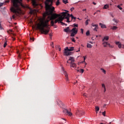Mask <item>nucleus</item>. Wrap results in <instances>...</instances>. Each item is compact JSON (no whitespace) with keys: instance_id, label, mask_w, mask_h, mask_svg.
Instances as JSON below:
<instances>
[{"instance_id":"nucleus-25","label":"nucleus","mask_w":124,"mask_h":124,"mask_svg":"<svg viewBox=\"0 0 124 124\" xmlns=\"http://www.w3.org/2000/svg\"><path fill=\"white\" fill-rule=\"evenodd\" d=\"M112 21H113V22H115V23H116V24H118V23H119V21L116 19V18H113L112 19Z\"/></svg>"},{"instance_id":"nucleus-19","label":"nucleus","mask_w":124,"mask_h":124,"mask_svg":"<svg viewBox=\"0 0 124 124\" xmlns=\"http://www.w3.org/2000/svg\"><path fill=\"white\" fill-rule=\"evenodd\" d=\"M64 31H65V32H68L69 31H70L69 30V27H67L66 29H64Z\"/></svg>"},{"instance_id":"nucleus-18","label":"nucleus","mask_w":124,"mask_h":124,"mask_svg":"<svg viewBox=\"0 0 124 124\" xmlns=\"http://www.w3.org/2000/svg\"><path fill=\"white\" fill-rule=\"evenodd\" d=\"M109 8V5L105 4L104 5L103 9H108Z\"/></svg>"},{"instance_id":"nucleus-22","label":"nucleus","mask_w":124,"mask_h":124,"mask_svg":"<svg viewBox=\"0 0 124 124\" xmlns=\"http://www.w3.org/2000/svg\"><path fill=\"white\" fill-rule=\"evenodd\" d=\"M102 88H104V92L105 93L106 92V88H105V85L104 84H102Z\"/></svg>"},{"instance_id":"nucleus-20","label":"nucleus","mask_w":124,"mask_h":124,"mask_svg":"<svg viewBox=\"0 0 124 124\" xmlns=\"http://www.w3.org/2000/svg\"><path fill=\"white\" fill-rule=\"evenodd\" d=\"M95 110L96 113H98V111H99V107H97V106L95 107Z\"/></svg>"},{"instance_id":"nucleus-4","label":"nucleus","mask_w":124,"mask_h":124,"mask_svg":"<svg viewBox=\"0 0 124 124\" xmlns=\"http://www.w3.org/2000/svg\"><path fill=\"white\" fill-rule=\"evenodd\" d=\"M70 32H72L71 33V36L73 37V36H75V35L77 34V33L78 32V30L76 28H74L70 31Z\"/></svg>"},{"instance_id":"nucleus-14","label":"nucleus","mask_w":124,"mask_h":124,"mask_svg":"<svg viewBox=\"0 0 124 124\" xmlns=\"http://www.w3.org/2000/svg\"><path fill=\"white\" fill-rule=\"evenodd\" d=\"M109 40V36H105L104 37V38L102 40L103 42H104V41H108Z\"/></svg>"},{"instance_id":"nucleus-2","label":"nucleus","mask_w":124,"mask_h":124,"mask_svg":"<svg viewBox=\"0 0 124 124\" xmlns=\"http://www.w3.org/2000/svg\"><path fill=\"white\" fill-rule=\"evenodd\" d=\"M12 2L13 6L11 7L10 10L12 12L16 14H19L21 12L20 6L25 7L22 3V0H12Z\"/></svg>"},{"instance_id":"nucleus-56","label":"nucleus","mask_w":124,"mask_h":124,"mask_svg":"<svg viewBox=\"0 0 124 124\" xmlns=\"http://www.w3.org/2000/svg\"><path fill=\"white\" fill-rule=\"evenodd\" d=\"M98 36H99V37H101V35H99Z\"/></svg>"},{"instance_id":"nucleus-15","label":"nucleus","mask_w":124,"mask_h":124,"mask_svg":"<svg viewBox=\"0 0 124 124\" xmlns=\"http://www.w3.org/2000/svg\"><path fill=\"white\" fill-rule=\"evenodd\" d=\"M32 5L35 7L36 6H37L38 4L37 3H36V1L35 0H32Z\"/></svg>"},{"instance_id":"nucleus-13","label":"nucleus","mask_w":124,"mask_h":124,"mask_svg":"<svg viewBox=\"0 0 124 124\" xmlns=\"http://www.w3.org/2000/svg\"><path fill=\"white\" fill-rule=\"evenodd\" d=\"M99 26H100L101 28L102 29H107V27H106V25L105 24H103L101 23H100L99 24Z\"/></svg>"},{"instance_id":"nucleus-41","label":"nucleus","mask_w":124,"mask_h":124,"mask_svg":"<svg viewBox=\"0 0 124 124\" xmlns=\"http://www.w3.org/2000/svg\"><path fill=\"white\" fill-rule=\"evenodd\" d=\"M72 41L73 42H76V41H75V39H74V38H72Z\"/></svg>"},{"instance_id":"nucleus-62","label":"nucleus","mask_w":124,"mask_h":124,"mask_svg":"<svg viewBox=\"0 0 124 124\" xmlns=\"http://www.w3.org/2000/svg\"><path fill=\"white\" fill-rule=\"evenodd\" d=\"M96 37H98V35H96Z\"/></svg>"},{"instance_id":"nucleus-54","label":"nucleus","mask_w":124,"mask_h":124,"mask_svg":"<svg viewBox=\"0 0 124 124\" xmlns=\"http://www.w3.org/2000/svg\"><path fill=\"white\" fill-rule=\"evenodd\" d=\"M64 123H66V120H64Z\"/></svg>"},{"instance_id":"nucleus-28","label":"nucleus","mask_w":124,"mask_h":124,"mask_svg":"<svg viewBox=\"0 0 124 124\" xmlns=\"http://www.w3.org/2000/svg\"><path fill=\"white\" fill-rule=\"evenodd\" d=\"M101 70H102V72H103V73H104V74H106V71H105L104 69L101 68Z\"/></svg>"},{"instance_id":"nucleus-33","label":"nucleus","mask_w":124,"mask_h":124,"mask_svg":"<svg viewBox=\"0 0 124 124\" xmlns=\"http://www.w3.org/2000/svg\"><path fill=\"white\" fill-rule=\"evenodd\" d=\"M56 5H59L60 4V0H57L56 3Z\"/></svg>"},{"instance_id":"nucleus-29","label":"nucleus","mask_w":124,"mask_h":124,"mask_svg":"<svg viewBox=\"0 0 124 124\" xmlns=\"http://www.w3.org/2000/svg\"><path fill=\"white\" fill-rule=\"evenodd\" d=\"M86 35L87 36H89V35H90V31H87L86 32Z\"/></svg>"},{"instance_id":"nucleus-3","label":"nucleus","mask_w":124,"mask_h":124,"mask_svg":"<svg viewBox=\"0 0 124 124\" xmlns=\"http://www.w3.org/2000/svg\"><path fill=\"white\" fill-rule=\"evenodd\" d=\"M74 49V47H71L70 48H68V47H66V48L64 49V54L65 56H70L71 55V53L69 52H71V51H73Z\"/></svg>"},{"instance_id":"nucleus-59","label":"nucleus","mask_w":124,"mask_h":124,"mask_svg":"<svg viewBox=\"0 0 124 124\" xmlns=\"http://www.w3.org/2000/svg\"><path fill=\"white\" fill-rule=\"evenodd\" d=\"M0 28H1V25L0 24Z\"/></svg>"},{"instance_id":"nucleus-52","label":"nucleus","mask_w":124,"mask_h":124,"mask_svg":"<svg viewBox=\"0 0 124 124\" xmlns=\"http://www.w3.org/2000/svg\"><path fill=\"white\" fill-rule=\"evenodd\" d=\"M86 10H87V9H83L82 11H86Z\"/></svg>"},{"instance_id":"nucleus-50","label":"nucleus","mask_w":124,"mask_h":124,"mask_svg":"<svg viewBox=\"0 0 124 124\" xmlns=\"http://www.w3.org/2000/svg\"><path fill=\"white\" fill-rule=\"evenodd\" d=\"M52 34H53V33H50V34H49V36H50V37H51V36H52Z\"/></svg>"},{"instance_id":"nucleus-44","label":"nucleus","mask_w":124,"mask_h":124,"mask_svg":"<svg viewBox=\"0 0 124 124\" xmlns=\"http://www.w3.org/2000/svg\"><path fill=\"white\" fill-rule=\"evenodd\" d=\"M4 4V3H0V7H1V6H2V5H3Z\"/></svg>"},{"instance_id":"nucleus-48","label":"nucleus","mask_w":124,"mask_h":124,"mask_svg":"<svg viewBox=\"0 0 124 124\" xmlns=\"http://www.w3.org/2000/svg\"><path fill=\"white\" fill-rule=\"evenodd\" d=\"M30 40L32 41H34V39L33 38H30Z\"/></svg>"},{"instance_id":"nucleus-21","label":"nucleus","mask_w":124,"mask_h":124,"mask_svg":"<svg viewBox=\"0 0 124 124\" xmlns=\"http://www.w3.org/2000/svg\"><path fill=\"white\" fill-rule=\"evenodd\" d=\"M111 29L112 31H116V30L118 29V27L116 26H113Z\"/></svg>"},{"instance_id":"nucleus-64","label":"nucleus","mask_w":124,"mask_h":124,"mask_svg":"<svg viewBox=\"0 0 124 124\" xmlns=\"http://www.w3.org/2000/svg\"><path fill=\"white\" fill-rule=\"evenodd\" d=\"M109 124H111V122H110V123H109Z\"/></svg>"},{"instance_id":"nucleus-57","label":"nucleus","mask_w":124,"mask_h":124,"mask_svg":"<svg viewBox=\"0 0 124 124\" xmlns=\"http://www.w3.org/2000/svg\"><path fill=\"white\" fill-rule=\"evenodd\" d=\"M90 43H91V44H93V42H90Z\"/></svg>"},{"instance_id":"nucleus-63","label":"nucleus","mask_w":124,"mask_h":124,"mask_svg":"<svg viewBox=\"0 0 124 124\" xmlns=\"http://www.w3.org/2000/svg\"><path fill=\"white\" fill-rule=\"evenodd\" d=\"M64 25H65V26H67V24H65Z\"/></svg>"},{"instance_id":"nucleus-26","label":"nucleus","mask_w":124,"mask_h":124,"mask_svg":"<svg viewBox=\"0 0 124 124\" xmlns=\"http://www.w3.org/2000/svg\"><path fill=\"white\" fill-rule=\"evenodd\" d=\"M70 17H71L72 20H73V19H74V20H76V17H75L74 16H73L72 15V14H71V15H70Z\"/></svg>"},{"instance_id":"nucleus-49","label":"nucleus","mask_w":124,"mask_h":124,"mask_svg":"<svg viewBox=\"0 0 124 124\" xmlns=\"http://www.w3.org/2000/svg\"><path fill=\"white\" fill-rule=\"evenodd\" d=\"M93 4H94V5H96V3L94 2H93Z\"/></svg>"},{"instance_id":"nucleus-10","label":"nucleus","mask_w":124,"mask_h":124,"mask_svg":"<svg viewBox=\"0 0 124 124\" xmlns=\"http://www.w3.org/2000/svg\"><path fill=\"white\" fill-rule=\"evenodd\" d=\"M68 60L70 61V63H73L75 62V59L73 57H70Z\"/></svg>"},{"instance_id":"nucleus-5","label":"nucleus","mask_w":124,"mask_h":124,"mask_svg":"<svg viewBox=\"0 0 124 124\" xmlns=\"http://www.w3.org/2000/svg\"><path fill=\"white\" fill-rule=\"evenodd\" d=\"M102 45L103 47H105V48H106V47H108V46L109 48H114V46H113L112 45H110V44L108 43V42H103Z\"/></svg>"},{"instance_id":"nucleus-36","label":"nucleus","mask_w":124,"mask_h":124,"mask_svg":"<svg viewBox=\"0 0 124 124\" xmlns=\"http://www.w3.org/2000/svg\"><path fill=\"white\" fill-rule=\"evenodd\" d=\"M83 96L84 97H87V94L86 93H84L82 94Z\"/></svg>"},{"instance_id":"nucleus-39","label":"nucleus","mask_w":124,"mask_h":124,"mask_svg":"<svg viewBox=\"0 0 124 124\" xmlns=\"http://www.w3.org/2000/svg\"><path fill=\"white\" fill-rule=\"evenodd\" d=\"M80 72L81 73H84V69H80Z\"/></svg>"},{"instance_id":"nucleus-9","label":"nucleus","mask_w":124,"mask_h":124,"mask_svg":"<svg viewBox=\"0 0 124 124\" xmlns=\"http://www.w3.org/2000/svg\"><path fill=\"white\" fill-rule=\"evenodd\" d=\"M92 27H94V29H93V31H97V29H98V25L92 23Z\"/></svg>"},{"instance_id":"nucleus-60","label":"nucleus","mask_w":124,"mask_h":124,"mask_svg":"<svg viewBox=\"0 0 124 124\" xmlns=\"http://www.w3.org/2000/svg\"><path fill=\"white\" fill-rule=\"evenodd\" d=\"M79 51H80V49L78 50V51H77V52H79Z\"/></svg>"},{"instance_id":"nucleus-30","label":"nucleus","mask_w":124,"mask_h":124,"mask_svg":"<svg viewBox=\"0 0 124 124\" xmlns=\"http://www.w3.org/2000/svg\"><path fill=\"white\" fill-rule=\"evenodd\" d=\"M80 110H79V109H78L77 110V111H76V114H77V115H79V114H80Z\"/></svg>"},{"instance_id":"nucleus-46","label":"nucleus","mask_w":124,"mask_h":124,"mask_svg":"<svg viewBox=\"0 0 124 124\" xmlns=\"http://www.w3.org/2000/svg\"><path fill=\"white\" fill-rule=\"evenodd\" d=\"M70 10H71V11H73V10H74V7H72V8L70 9Z\"/></svg>"},{"instance_id":"nucleus-61","label":"nucleus","mask_w":124,"mask_h":124,"mask_svg":"<svg viewBox=\"0 0 124 124\" xmlns=\"http://www.w3.org/2000/svg\"><path fill=\"white\" fill-rule=\"evenodd\" d=\"M85 65H87V63L85 62Z\"/></svg>"},{"instance_id":"nucleus-24","label":"nucleus","mask_w":124,"mask_h":124,"mask_svg":"<svg viewBox=\"0 0 124 124\" xmlns=\"http://www.w3.org/2000/svg\"><path fill=\"white\" fill-rule=\"evenodd\" d=\"M89 22H90V19H88L85 21V24L86 26H88L89 25Z\"/></svg>"},{"instance_id":"nucleus-23","label":"nucleus","mask_w":124,"mask_h":124,"mask_svg":"<svg viewBox=\"0 0 124 124\" xmlns=\"http://www.w3.org/2000/svg\"><path fill=\"white\" fill-rule=\"evenodd\" d=\"M87 48H92V47H93V46H92V45H91L89 43H87Z\"/></svg>"},{"instance_id":"nucleus-16","label":"nucleus","mask_w":124,"mask_h":124,"mask_svg":"<svg viewBox=\"0 0 124 124\" xmlns=\"http://www.w3.org/2000/svg\"><path fill=\"white\" fill-rule=\"evenodd\" d=\"M57 105L61 106V105H62V101H61L60 100H58L57 101Z\"/></svg>"},{"instance_id":"nucleus-31","label":"nucleus","mask_w":124,"mask_h":124,"mask_svg":"<svg viewBox=\"0 0 124 124\" xmlns=\"http://www.w3.org/2000/svg\"><path fill=\"white\" fill-rule=\"evenodd\" d=\"M55 48H59V51H61V50H62V48H61V47H60V46H55Z\"/></svg>"},{"instance_id":"nucleus-58","label":"nucleus","mask_w":124,"mask_h":124,"mask_svg":"<svg viewBox=\"0 0 124 124\" xmlns=\"http://www.w3.org/2000/svg\"><path fill=\"white\" fill-rule=\"evenodd\" d=\"M111 17H112V18H113V17H114V16H113V15H111Z\"/></svg>"},{"instance_id":"nucleus-53","label":"nucleus","mask_w":124,"mask_h":124,"mask_svg":"<svg viewBox=\"0 0 124 124\" xmlns=\"http://www.w3.org/2000/svg\"><path fill=\"white\" fill-rule=\"evenodd\" d=\"M76 83H78V81H76V82L74 83V84L75 85V84H76Z\"/></svg>"},{"instance_id":"nucleus-34","label":"nucleus","mask_w":124,"mask_h":124,"mask_svg":"<svg viewBox=\"0 0 124 124\" xmlns=\"http://www.w3.org/2000/svg\"><path fill=\"white\" fill-rule=\"evenodd\" d=\"M59 23H61V24L62 25V26H64L65 25V23L62 22V21H60Z\"/></svg>"},{"instance_id":"nucleus-40","label":"nucleus","mask_w":124,"mask_h":124,"mask_svg":"<svg viewBox=\"0 0 124 124\" xmlns=\"http://www.w3.org/2000/svg\"><path fill=\"white\" fill-rule=\"evenodd\" d=\"M6 45H7V43L5 42L4 44V47L5 48V47H6Z\"/></svg>"},{"instance_id":"nucleus-7","label":"nucleus","mask_w":124,"mask_h":124,"mask_svg":"<svg viewBox=\"0 0 124 124\" xmlns=\"http://www.w3.org/2000/svg\"><path fill=\"white\" fill-rule=\"evenodd\" d=\"M62 71L64 75L65 76V77L66 78V81H69V80L68 79V75H67V72L65 71L63 67H62Z\"/></svg>"},{"instance_id":"nucleus-47","label":"nucleus","mask_w":124,"mask_h":124,"mask_svg":"<svg viewBox=\"0 0 124 124\" xmlns=\"http://www.w3.org/2000/svg\"><path fill=\"white\" fill-rule=\"evenodd\" d=\"M67 63H69V64H70V61H69V59H68V61H67Z\"/></svg>"},{"instance_id":"nucleus-45","label":"nucleus","mask_w":124,"mask_h":124,"mask_svg":"<svg viewBox=\"0 0 124 124\" xmlns=\"http://www.w3.org/2000/svg\"><path fill=\"white\" fill-rule=\"evenodd\" d=\"M66 22L67 23H70L71 21H69V19H68L66 20Z\"/></svg>"},{"instance_id":"nucleus-27","label":"nucleus","mask_w":124,"mask_h":124,"mask_svg":"<svg viewBox=\"0 0 124 124\" xmlns=\"http://www.w3.org/2000/svg\"><path fill=\"white\" fill-rule=\"evenodd\" d=\"M62 2L66 4V3H68V0H63Z\"/></svg>"},{"instance_id":"nucleus-12","label":"nucleus","mask_w":124,"mask_h":124,"mask_svg":"<svg viewBox=\"0 0 124 124\" xmlns=\"http://www.w3.org/2000/svg\"><path fill=\"white\" fill-rule=\"evenodd\" d=\"M26 8H28V9H30V14H33L34 13V10H32L31 9V8L29 7V6H26Z\"/></svg>"},{"instance_id":"nucleus-32","label":"nucleus","mask_w":124,"mask_h":124,"mask_svg":"<svg viewBox=\"0 0 124 124\" xmlns=\"http://www.w3.org/2000/svg\"><path fill=\"white\" fill-rule=\"evenodd\" d=\"M117 8H119L120 10H123V8L121 7V6L120 5H118L117 6Z\"/></svg>"},{"instance_id":"nucleus-35","label":"nucleus","mask_w":124,"mask_h":124,"mask_svg":"<svg viewBox=\"0 0 124 124\" xmlns=\"http://www.w3.org/2000/svg\"><path fill=\"white\" fill-rule=\"evenodd\" d=\"M83 58H84V61L81 62L82 63H83V62H85V61H86V59L87 58V57L84 56Z\"/></svg>"},{"instance_id":"nucleus-1","label":"nucleus","mask_w":124,"mask_h":124,"mask_svg":"<svg viewBox=\"0 0 124 124\" xmlns=\"http://www.w3.org/2000/svg\"><path fill=\"white\" fill-rule=\"evenodd\" d=\"M52 4H53V0H46L45 7L46 12L44 14V17L40 19V22L37 24V28L44 34H48V32L50 31L49 23H48L50 20H55L58 17L54 22V20H51L50 22L52 27H54V24H57L58 22L60 24V21L63 20L64 17L62 16H65V13H62L60 14H53L55 7L52 6Z\"/></svg>"},{"instance_id":"nucleus-11","label":"nucleus","mask_w":124,"mask_h":124,"mask_svg":"<svg viewBox=\"0 0 124 124\" xmlns=\"http://www.w3.org/2000/svg\"><path fill=\"white\" fill-rule=\"evenodd\" d=\"M70 67H72L73 68L75 69V68H76V67H77V65L76 64V63H75L74 62L71 63L70 64Z\"/></svg>"},{"instance_id":"nucleus-51","label":"nucleus","mask_w":124,"mask_h":124,"mask_svg":"<svg viewBox=\"0 0 124 124\" xmlns=\"http://www.w3.org/2000/svg\"><path fill=\"white\" fill-rule=\"evenodd\" d=\"M12 17H13V18L15 19V16L14 15H13V16H12Z\"/></svg>"},{"instance_id":"nucleus-8","label":"nucleus","mask_w":124,"mask_h":124,"mask_svg":"<svg viewBox=\"0 0 124 124\" xmlns=\"http://www.w3.org/2000/svg\"><path fill=\"white\" fill-rule=\"evenodd\" d=\"M115 44H116V45H118V47L120 49H121V48H123V49H124V45H122V44L120 42H116L115 43Z\"/></svg>"},{"instance_id":"nucleus-42","label":"nucleus","mask_w":124,"mask_h":124,"mask_svg":"<svg viewBox=\"0 0 124 124\" xmlns=\"http://www.w3.org/2000/svg\"><path fill=\"white\" fill-rule=\"evenodd\" d=\"M81 33L83 34V33H84V30H83V29H80Z\"/></svg>"},{"instance_id":"nucleus-6","label":"nucleus","mask_w":124,"mask_h":124,"mask_svg":"<svg viewBox=\"0 0 124 124\" xmlns=\"http://www.w3.org/2000/svg\"><path fill=\"white\" fill-rule=\"evenodd\" d=\"M65 12H62V13H65V16H62V17H63V19H66L67 20L68 19H69V17H70V14H67L68 13V11H65Z\"/></svg>"},{"instance_id":"nucleus-55","label":"nucleus","mask_w":124,"mask_h":124,"mask_svg":"<svg viewBox=\"0 0 124 124\" xmlns=\"http://www.w3.org/2000/svg\"><path fill=\"white\" fill-rule=\"evenodd\" d=\"M97 12H100V10H97Z\"/></svg>"},{"instance_id":"nucleus-38","label":"nucleus","mask_w":124,"mask_h":124,"mask_svg":"<svg viewBox=\"0 0 124 124\" xmlns=\"http://www.w3.org/2000/svg\"><path fill=\"white\" fill-rule=\"evenodd\" d=\"M74 28H77L78 27V25L76 24H74Z\"/></svg>"},{"instance_id":"nucleus-37","label":"nucleus","mask_w":124,"mask_h":124,"mask_svg":"<svg viewBox=\"0 0 124 124\" xmlns=\"http://www.w3.org/2000/svg\"><path fill=\"white\" fill-rule=\"evenodd\" d=\"M51 47H52V48H54V42H51V44H50Z\"/></svg>"},{"instance_id":"nucleus-43","label":"nucleus","mask_w":124,"mask_h":124,"mask_svg":"<svg viewBox=\"0 0 124 124\" xmlns=\"http://www.w3.org/2000/svg\"><path fill=\"white\" fill-rule=\"evenodd\" d=\"M105 114H106V112L105 111L102 112V115H103L104 117H105L106 116L105 115Z\"/></svg>"},{"instance_id":"nucleus-17","label":"nucleus","mask_w":124,"mask_h":124,"mask_svg":"<svg viewBox=\"0 0 124 124\" xmlns=\"http://www.w3.org/2000/svg\"><path fill=\"white\" fill-rule=\"evenodd\" d=\"M65 111L66 113L69 116H72V113L71 112H70L69 111H68V110L65 109Z\"/></svg>"}]
</instances>
